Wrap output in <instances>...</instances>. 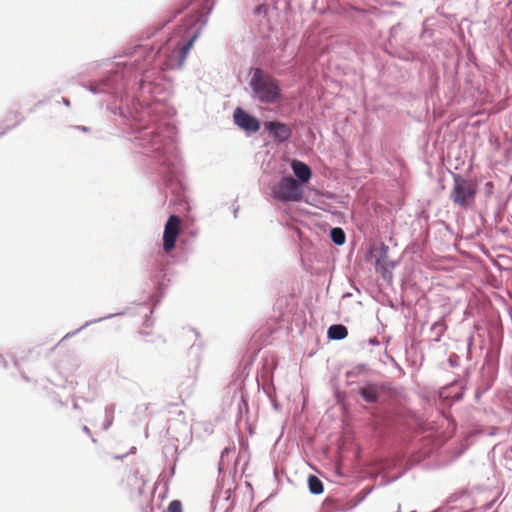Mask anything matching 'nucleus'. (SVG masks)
<instances>
[{
	"mask_svg": "<svg viewBox=\"0 0 512 512\" xmlns=\"http://www.w3.org/2000/svg\"><path fill=\"white\" fill-rule=\"evenodd\" d=\"M172 45H173V41H172V40H169V41H168L167 49H168L170 46H172Z\"/></svg>",
	"mask_w": 512,
	"mask_h": 512,
	"instance_id": "obj_18",
	"label": "nucleus"
},
{
	"mask_svg": "<svg viewBox=\"0 0 512 512\" xmlns=\"http://www.w3.org/2000/svg\"><path fill=\"white\" fill-rule=\"evenodd\" d=\"M82 131H87L88 129L86 127H79Z\"/></svg>",
	"mask_w": 512,
	"mask_h": 512,
	"instance_id": "obj_20",
	"label": "nucleus"
},
{
	"mask_svg": "<svg viewBox=\"0 0 512 512\" xmlns=\"http://www.w3.org/2000/svg\"><path fill=\"white\" fill-rule=\"evenodd\" d=\"M273 197L282 202H298L303 198L300 183L293 177H283L272 189Z\"/></svg>",
	"mask_w": 512,
	"mask_h": 512,
	"instance_id": "obj_4",
	"label": "nucleus"
},
{
	"mask_svg": "<svg viewBox=\"0 0 512 512\" xmlns=\"http://www.w3.org/2000/svg\"><path fill=\"white\" fill-rule=\"evenodd\" d=\"M180 12H181V10H176V11H174V12H173V14H172V16H171L168 20H166L165 24H166V23H168V22H171V21H172V19H173V18H175V17H176V15H177V14H179Z\"/></svg>",
	"mask_w": 512,
	"mask_h": 512,
	"instance_id": "obj_16",
	"label": "nucleus"
},
{
	"mask_svg": "<svg viewBox=\"0 0 512 512\" xmlns=\"http://www.w3.org/2000/svg\"><path fill=\"white\" fill-rule=\"evenodd\" d=\"M131 481H135V482H142V480H140V479L138 478V476H137V474H136V473H133V474H131V475H128L127 480H126L127 486H129V485H130V482H131Z\"/></svg>",
	"mask_w": 512,
	"mask_h": 512,
	"instance_id": "obj_15",
	"label": "nucleus"
},
{
	"mask_svg": "<svg viewBox=\"0 0 512 512\" xmlns=\"http://www.w3.org/2000/svg\"><path fill=\"white\" fill-rule=\"evenodd\" d=\"M264 127L274 140L278 142L287 141L292 135V129L285 123L278 121H268L264 123Z\"/></svg>",
	"mask_w": 512,
	"mask_h": 512,
	"instance_id": "obj_7",
	"label": "nucleus"
},
{
	"mask_svg": "<svg viewBox=\"0 0 512 512\" xmlns=\"http://www.w3.org/2000/svg\"><path fill=\"white\" fill-rule=\"evenodd\" d=\"M356 506V503H353V504H350L347 508H345L344 510H349V509H352L353 507Z\"/></svg>",
	"mask_w": 512,
	"mask_h": 512,
	"instance_id": "obj_17",
	"label": "nucleus"
},
{
	"mask_svg": "<svg viewBox=\"0 0 512 512\" xmlns=\"http://www.w3.org/2000/svg\"><path fill=\"white\" fill-rule=\"evenodd\" d=\"M168 512H182V503L179 500H173L168 506Z\"/></svg>",
	"mask_w": 512,
	"mask_h": 512,
	"instance_id": "obj_14",
	"label": "nucleus"
},
{
	"mask_svg": "<svg viewBox=\"0 0 512 512\" xmlns=\"http://www.w3.org/2000/svg\"><path fill=\"white\" fill-rule=\"evenodd\" d=\"M454 185L450 193V198L454 204L461 208H468L475 202L477 192L476 185L464 179L458 174L453 175Z\"/></svg>",
	"mask_w": 512,
	"mask_h": 512,
	"instance_id": "obj_2",
	"label": "nucleus"
},
{
	"mask_svg": "<svg viewBox=\"0 0 512 512\" xmlns=\"http://www.w3.org/2000/svg\"><path fill=\"white\" fill-rule=\"evenodd\" d=\"M233 116L235 123L246 131L256 132L260 128L259 120L241 108H236Z\"/></svg>",
	"mask_w": 512,
	"mask_h": 512,
	"instance_id": "obj_6",
	"label": "nucleus"
},
{
	"mask_svg": "<svg viewBox=\"0 0 512 512\" xmlns=\"http://www.w3.org/2000/svg\"><path fill=\"white\" fill-rule=\"evenodd\" d=\"M359 393L365 401L374 403L379 398V387L376 384L369 383L363 386Z\"/></svg>",
	"mask_w": 512,
	"mask_h": 512,
	"instance_id": "obj_9",
	"label": "nucleus"
},
{
	"mask_svg": "<svg viewBox=\"0 0 512 512\" xmlns=\"http://www.w3.org/2000/svg\"><path fill=\"white\" fill-rule=\"evenodd\" d=\"M181 230V218L177 215H171L165 224L163 232V249L166 253H170L175 248Z\"/></svg>",
	"mask_w": 512,
	"mask_h": 512,
	"instance_id": "obj_5",
	"label": "nucleus"
},
{
	"mask_svg": "<svg viewBox=\"0 0 512 512\" xmlns=\"http://www.w3.org/2000/svg\"><path fill=\"white\" fill-rule=\"evenodd\" d=\"M308 486L312 494H321L323 492V483L318 477L314 475L309 476Z\"/></svg>",
	"mask_w": 512,
	"mask_h": 512,
	"instance_id": "obj_12",
	"label": "nucleus"
},
{
	"mask_svg": "<svg viewBox=\"0 0 512 512\" xmlns=\"http://www.w3.org/2000/svg\"><path fill=\"white\" fill-rule=\"evenodd\" d=\"M291 168L301 183H308L311 179L312 171L307 164L298 160H293Z\"/></svg>",
	"mask_w": 512,
	"mask_h": 512,
	"instance_id": "obj_8",
	"label": "nucleus"
},
{
	"mask_svg": "<svg viewBox=\"0 0 512 512\" xmlns=\"http://www.w3.org/2000/svg\"><path fill=\"white\" fill-rule=\"evenodd\" d=\"M250 85L257 98L264 103H274L280 98V88L275 79L256 69Z\"/></svg>",
	"mask_w": 512,
	"mask_h": 512,
	"instance_id": "obj_1",
	"label": "nucleus"
},
{
	"mask_svg": "<svg viewBox=\"0 0 512 512\" xmlns=\"http://www.w3.org/2000/svg\"><path fill=\"white\" fill-rule=\"evenodd\" d=\"M84 431H85L86 433H88V434L90 433L89 428H88V427H86V426L84 427Z\"/></svg>",
	"mask_w": 512,
	"mask_h": 512,
	"instance_id": "obj_19",
	"label": "nucleus"
},
{
	"mask_svg": "<svg viewBox=\"0 0 512 512\" xmlns=\"http://www.w3.org/2000/svg\"><path fill=\"white\" fill-rule=\"evenodd\" d=\"M396 512H400L399 509Z\"/></svg>",
	"mask_w": 512,
	"mask_h": 512,
	"instance_id": "obj_21",
	"label": "nucleus"
},
{
	"mask_svg": "<svg viewBox=\"0 0 512 512\" xmlns=\"http://www.w3.org/2000/svg\"><path fill=\"white\" fill-rule=\"evenodd\" d=\"M328 337L333 340H342L348 335V330L344 325L335 324L329 327Z\"/></svg>",
	"mask_w": 512,
	"mask_h": 512,
	"instance_id": "obj_10",
	"label": "nucleus"
},
{
	"mask_svg": "<svg viewBox=\"0 0 512 512\" xmlns=\"http://www.w3.org/2000/svg\"><path fill=\"white\" fill-rule=\"evenodd\" d=\"M446 329H447V326H446V323H445L444 319L436 321L431 326V333L433 334L434 340L436 342L440 341V339L444 335Z\"/></svg>",
	"mask_w": 512,
	"mask_h": 512,
	"instance_id": "obj_11",
	"label": "nucleus"
},
{
	"mask_svg": "<svg viewBox=\"0 0 512 512\" xmlns=\"http://www.w3.org/2000/svg\"><path fill=\"white\" fill-rule=\"evenodd\" d=\"M198 35L199 32H194L185 43L177 42L170 53H167L166 51L162 52L165 59L161 63V70L180 68L184 64L189 51L191 50L195 40L198 38Z\"/></svg>",
	"mask_w": 512,
	"mask_h": 512,
	"instance_id": "obj_3",
	"label": "nucleus"
},
{
	"mask_svg": "<svg viewBox=\"0 0 512 512\" xmlns=\"http://www.w3.org/2000/svg\"><path fill=\"white\" fill-rule=\"evenodd\" d=\"M331 239L332 241L337 244V245H342L345 243V240H346V236H345V233L344 231L339 228V227H336V228H333L331 230Z\"/></svg>",
	"mask_w": 512,
	"mask_h": 512,
	"instance_id": "obj_13",
	"label": "nucleus"
}]
</instances>
